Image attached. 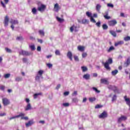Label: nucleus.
Here are the masks:
<instances>
[{
    "mask_svg": "<svg viewBox=\"0 0 130 130\" xmlns=\"http://www.w3.org/2000/svg\"><path fill=\"white\" fill-rule=\"evenodd\" d=\"M112 62H113L112 58H110L106 61L105 63L103 62V64L104 65V67L105 69H106V70H107L108 71H110L111 68L109 67V64H111Z\"/></svg>",
    "mask_w": 130,
    "mask_h": 130,
    "instance_id": "nucleus-1",
    "label": "nucleus"
},
{
    "mask_svg": "<svg viewBox=\"0 0 130 130\" xmlns=\"http://www.w3.org/2000/svg\"><path fill=\"white\" fill-rule=\"evenodd\" d=\"M43 73H44V71L43 70H40L38 72V73L35 78L36 81H39L40 78L43 79V77L42 76V75H43Z\"/></svg>",
    "mask_w": 130,
    "mask_h": 130,
    "instance_id": "nucleus-2",
    "label": "nucleus"
},
{
    "mask_svg": "<svg viewBox=\"0 0 130 130\" xmlns=\"http://www.w3.org/2000/svg\"><path fill=\"white\" fill-rule=\"evenodd\" d=\"M19 54H21V55L28 56V55H30L31 54V53H29L27 51H24V50H21L19 52Z\"/></svg>",
    "mask_w": 130,
    "mask_h": 130,
    "instance_id": "nucleus-3",
    "label": "nucleus"
},
{
    "mask_svg": "<svg viewBox=\"0 0 130 130\" xmlns=\"http://www.w3.org/2000/svg\"><path fill=\"white\" fill-rule=\"evenodd\" d=\"M2 101L4 106H7L10 104V100H8L7 98L3 99Z\"/></svg>",
    "mask_w": 130,
    "mask_h": 130,
    "instance_id": "nucleus-4",
    "label": "nucleus"
},
{
    "mask_svg": "<svg viewBox=\"0 0 130 130\" xmlns=\"http://www.w3.org/2000/svg\"><path fill=\"white\" fill-rule=\"evenodd\" d=\"M117 24V21L115 20H112L108 22L109 26H115Z\"/></svg>",
    "mask_w": 130,
    "mask_h": 130,
    "instance_id": "nucleus-5",
    "label": "nucleus"
},
{
    "mask_svg": "<svg viewBox=\"0 0 130 130\" xmlns=\"http://www.w3.org/2000/svg\"><path fill=\"white\" fill-rule=\"evenodd\" d=\"M107 116H108L107 112L104 111L102 114H101L99 116V118H106Z\"/></svg>",
    "mask_w": 130,
    "mask_h": 130,
    "instance_id": "nucleus-6",
    "label": "nucleus"
},
{
    "mask_svg": "<svg viewBox=\"0 0 130 130\" xmlns=\"http://www.w3.org/2000/svg\"><path fill=\"white\" fill-rule=\"evenodd\" d=\"M124 99L125 100V102H126V104L129 106V110H130V99L129 98H128L126 95L124 96Z\"/></svg>",
    "mask_w": 130,
    "mask_h": 130,
    "instance_id": "nucleus-7",
    "label": "nucleus"
},
{
    "mask_svg": "<svg viewBox=\"0 0 130 130\" xmlns=\"http://www.w3.org/2000/svg\"><path fill=\"white\" fill-rule=\"evenodd\" d=\"M101 83L104 84L105 85H109V81L106 78L101 79Z\"/></svg>",
    "mask_w": 130,
    "mask_h": 130,
    "instance_id": "nucleus-8",
    "label": "nucleus"
},
{
    "mask_svg": "<svg viewBox=\"0 0 130 130\" xmlns=\"http://www.w3.org/2000/svg\"><path fill=\"white\" fill-rule=\"evenodd\" d=\"M24 115H25V114L20 113L19 115L9 118V120H12V119H15V118H18L19 117H21V116H24Z\"/></svg>",
    "mask_w": 130,
    "mask_h": 130,
    "instance_id": "nucleus-9",
    "label": "nucleus"
},
{
    "mask_svg": "<svg viewBox=\"0 0 130 130\" xmlns=\"http://www.w3.org/2000/svg\"><path fill=\"white\" fill-rule=\"evenodd\" d=\"M4 26L7 27L9 25V16H6L4 22Z\"/></svg>",
    "mask_w": 130,
    "mask_h": 130,
    "instance_id": "nucleus-10",
    "label": "nucleus"
},
{
    "mask_svg": "<svg viewBox=\"0 0 130 130\" xmlns=\"http://www.w3.org/2000/svg\"><path fill=\"white\" fill-rule=\"evenodd\" d=\"M108 88L110 90H113L114 92H116V91H117V87L114 85H109Z\"/></svg>",
    "mask_w": 130,
    "mask_h": 130,
    "instance_id": "nucleus-11",
    "label": "nucleus"
},
{
    "mask_svg": "<svg viewBox=\"0 0 130 130\" xmlns=\"http://www.w3.org/2000/svg\"><path fill=\"white\" fill-rule=\"evenodd\" d=\"M34 124V121L33 120H30L28 121L27 123H25V126L26 127H29V126H31V125Z\"/></svg>",
    "mask_w": 130,
    "mask_h": 130,
    "instance_id": "nucleus-12",
    "label": "nucleus"
},
{
    "mask_svg": "<svg viewBox=\"0 0 130 130\" xmlns=\"http://www.w3.org/2000/svg\"><path fill=\"white\" fill-rule=\"evenodd\" d=\"M45 9H46V6H45V5H44L43 4H42L40 7H39L38 8V10L40 12H42V11H44V10H45Z\"/></svg>",
    "mask_w": 130,
    "mask_h": 130,
    "instance_id": "nucleus-13",
    "label": "nucleus"
},
{
    "mask_svg": "<svg viewBox=\"0 0 130 130\" xmlns=\"http://www.w3.org/2000/svg\"><path fill=\"white\" fill-rule=\"evenodd\" d=\"M126 119H127L126 116H121L118 119V122L120 123L122 120H126Z\"/></svg>",
    "mask_w": 130,
    "mask_h": 130,
    "instance_id": "nucleus-14",
    "label": "nucleus"
},
{
    "mask_svg": "<svg viewBox=\"0 0 130 130\" xmlns=\"http://www.w3.org/2000/svg\"><path fill=\"white\" fill-rule=\"evenodd\" d=\"M77 27L75 25H73L71 26L70 28V32H73L74 31H75V32H77L78 30L77 29Z\"/></svg>",
    "mask_w": 130,
    "mask_h": 130,
    "instance_id": "nucleus-15",
    "label": "nucleus"
},
{
    "mask_svg": "<svg viewBox=\"0 0 130 130\" xmlns=\"http://www.w3.org/2000/svg\"><path fill=\"white\" fill-rule=\"evenodd\" d=\"M60 9V8H59V5H58V4L56 3L54 5V10L55 12H58L59 11Z\"/></svg>",
    "mask_w": 130,
    "mask_h": 130,
    "instance_id": "nucleus-16",
    "label": "nucleus"
},
{
    "mask_svg": "<svg viewBox=\"0 0 130 130\" xmlns=\"http://www.w3.org/2000/svg\"><path fill=\"white\" fill-rule=\"evenodd\" d=\"M32 109V107L31 106V104L28 103L27 106L25 108V110L27 111L28 110H31Z\"/></svg>",
    "mask_w": 130,
    "mask_h": 130,
    "instance_id": "nucleus-17",
    "label": "nucleus"
},
{
    "mask_svg": "<svg viewBox=\"0 0 130 130\" xmlns=\"http://www.w3.org/2000/svg\"><path fill=\"white\" fill-rule=\"evenodd\" d=\"M108 15H109L108 11H106L105 12V15H104V18H105L106 20H109L111 18L110 16H108Z\"/></svg>",
    "mask_w": 130,
    "mask_h": 130,
    "instance_id": "nucleus-18",
    "label": "nucleus"
},
{
    "mask_svg": "<svg viewBox=\"0 0 130 130\" xmlns=\"http://www.w3.org/2000/svg\"><path fill=\"white\" fill-rule=\"evenodd\" d=\"M77 49L79 50V51H81V52H83L84 50H85V47L83 46H78L77 47Z\"/></svg>",
    "mask_w": 130,
    "mask_h": 130,
    "instance_id": "nucleus-19",
    "label": "nucleus"
},
{
    "mask_svg": "<svg viewBox=\"0 0 130 130\" xmlns=\"http://www.w3.org/2000/svg\"><path fill=\"white\" fill-rule=\"evenodd\" d=\"M67 56L68 57L69 59H70V60H73V53H72V52L69 51L67 53Z\"/></svg>",
    "mask_w": 130,
    "mask_h": 130,
    "instance_id": "nucleus-20",
    "label": "nucleus"
},
{
    "mask_svg": "<svg viewBox=\"0 0 130 130\" xmlns=\"http://www.w3.org/2000/svg\"><path fill=\"white\" fill-rule=\"evenodd\" d=\"M124 42L123 41H120L115 43V46H118V45H122Z\"/></svg>",
    "mask_w": 130,
    "mask_h": 130,
    "instance_id": "nucleus-21",
    "label": "nucleus"
},
{
    "mask_svg": "<svg viewBox=\"0 0 130 130\" xmlns=\"http://www.w3.org/2000/svg\"><path fill=\"white\" fill-rule=\"evenodd\" d=\"M90 75L89 74H86L83 75V79H85V80H89L90 79Z\"/></svg>",
    "mask_w": 130,
    "mask_h": 130,
    "instance_id": "nucleus-22",
    "label": "nucleus"
},
{
    "mask_svg": "<svg viewBox=\"0 0 130 130\" xmlns=\"http://www.w3.org/2000/svg\"><path fill=\"white\" fill-rule=\"evenodd\" d=\"M10 23L11 24H12V25H16L17 24H18V22L17 21V20H13L12 19L11 21H10Z\"/></svg>",
    "mask_w": 130,
    "mask_h": 130,
    "instance_id": "nucleus-23",
    "label": "nucleus"
},
{
    "mask_svg": "<svg viewBox=\"0 0 130 130\" xmlns=\"http://www.w3.org/2000/svg\"><path fill=\"white\" fill-rule=\"evenodd\" d=\"M31 13L33 15H36V14H37V9L36 8H33L31 9Z\"/></svg>",
    "mask_w": 130,
    "mask_h": 130,
    "instance_id": "nucleus-24",
    "label": "nucleus"
},
{
    "mask_svg": "<svg viewBox=\"0 0 130 130\" xmlns=\"http://www.w3.org/2000/svg\"><path fill=\"white\" fill-rule=\"evenodd\" d=\"M118 73V70H115L114 71H112L111 74L112 76H116V74Z\"/></svg>",
    "mask_w": 130,
    "mask_h": 130,
    "instance_id": "nucleus-25",
    "label": "nucleus"
},
{
    "mask_svg": "<svg viewBox=\"0 0 130 130\" xmlns=\"http://www.w3.org/2000/svg\"><path fill=\"white\" fill-rule=\"evenodd\" d=\"M100 9H101V5H100V4H97L96 6V10L97 12H100Z\"/></svg>",
    "mask_w": 130,
    "mask_h": 130,
    "instance_id": "nucleus-26",
    "label": "nucleus"
},
{
    "mask_svg": "<svg viewBox=\"0 0 130 130\" xmlns=\"http://www.w3.org/2000/svg\"><path fill=\"white\" fill-rule=\"evenodd\" d=\"M130 64V57H129L127 59L126 62L124 63L125 67H127L128 64Z\"/></svg>",
    "mask_w": 130,
    "mask_h": 130,
    "instance_id": "nucleus-27",
    "label": "nucleus"
},
{
    "mask_svg": "<svg viewBox=\"0 0 130 130\" xmlns=\"http://www.w3.org/2000/svg\"><path fill=\"white\" fill-rule=\"evenodd\" d=\"M89 102H94V101H96V98L93 97V98H89Z\"/></svg>",
    "mask_w": 130,
    "mask_h": 130,
    "instance_id": "nucleus-28",
    "label": "nucleus"
},
{
    "mask_svg": "<svg viewBox=\"0 0 130 130\" xmlns=\"http://www.w3.org/2000/svg\"><path fill=\"white\" fill-rule=\"evenodd\" d=\"M23 80V78L21 77H18L15 78V81L16 82H21Z\"/></svg>",
    "mask_w": 130,
    "mask_h": 130,
    "instance_id": "nucleus-29",
    "label": "nucleus"
},
{
    "mask_svg": "<svg viewBox=\"0 0 130 130\" xmlns=\"http://www.w3.org/2000/svg\"><path fill=\"white\" fill-rule=\"evenodd\" d=\"M29 48H30V49L32 51H34V50H35V49H36V48L35 47V45H29Z\"/></svg>",
    "mask_w": 130,
    "mask_h": 130,
    "instance_id": "nucleus-30",
    "label": "nucleus"
},
{
    "mask_svg": "<svg viewBox=\"0 0 130 130\" xmlns=\"http://www.w3.org/2000/svg\"><path fill=\"white\" fill-rule=\"evenodd\" d=\"M56 20H57L58 22H60V23H61L64 21V19H61L58 17H56Z\"/></svg>",
    "mask_w": 130,
    "mask_h": 130,
    "instance_id": "nucleus-31",
    "label": "nucleus"
},
{
    "mask_svg": "<svg viewBox=\"0 0 130 130\" xmlns=\"http://www.w3.org/2000/svg\"><path fill=\"white\" fill-rule=\"evenodd\" d=\"M81 70L83 73H85V72H87L88 71V68H87L86 67H82Z\"/></svg>",
    "mask_w": 130,
    "mask_h": 130,
    "instance_id": "nucleus-32",
    "label": "nucleus"
},
{
    "mask_svg": "<svg viewBox=\"0 0 130 130\" xmlns=\"http://www.w3.org/2000/svg\"><path fill=\"white\" fill-rule=\"evenodd\" d=\"M102 27L104 30H107V29H108V26H107L106 24H104Z\"/></svg>",
    "mask_w": 130,
    "mask_h": 130,
    "instance_id": "nucleus-33",
    "label": "nucleus"
},
{
    "mask_svg": "<svg viewBox=\"0 0 130 130\" xmlns=\"http://www.w3.org/2000/svg\"><path fill=\"white\" fill-rule=\"evenodd\" d=\"M72 102H74V103H78V102H79V100L77 98H73L72 99Z\"/></svg>",
    "mask_w": 130,
    "mask_h": 130,
    "instance_id": "nucleus-34",
    "label": "nucleus"
},
{
    "mask_svg": "<svg viewBox=\"0 0 130 130\" xmlns=\"http://www.w3.org/2000/svg\"><path fill=\"white\" fill-rule=\"evenodd\" d=\"M112 50H114V47L111 46L109 49L107 50L108 52H110V51H112Z\"/></svg>",
    "mask_w": 130,
    "mask_h": 130,
    "instance_id": "nucleus-35",
    "label": "nucleus"
},
{
    "mask_svg": "<svg viewBox=\"0 0 130 130\" xmlns=\"http://www.w3.org/2000/svg\"><path fill=\"white\" fill-rule=\"evenodd\" d=\"M10 77H11L10 74H7L4 75V78L5 79H9V78H10Z\"/></svg>",
    "mask_w": 130,
    "mask_h": 130,
    "instance_id": "nucleus-36",
    "label": "nucleus"
},
{
    "mask_svg": "<svg viewBox=\"0 0 130 130\" xmlns=\"http://www.w3.org/2000/svg\"><path fill=\"white\" fill-rule=\"evenodd\" d=\"M124 41H130V37L127 36L124 38Z\"/></svg>",
    "mask_w": 130,
    "mask_h": 130,
    "instance_id": "nucleus-37",
    "label": "nucleus"
},
{
    "mask_svg": "<svg viewBox=\"0 0 130 130\" xmlns=\"http://www.w3.org/2000/svg\"><path fill=\"white\" fill-rule=\"evenodd\" d=\"M41 93H35L34 95V99H36V98H37V97H38V96H39V95H41Z\"/></svg>",
    "mask_w": 130,
    "mask_h": 130,
    "instance_id": "nucleus-38",
    "label": "nucleus"
},
{
    "mask_svg": "<svg viewBox=\"0 0 130 130\" xmlns=\"http://www.w3.org/2000/svg\"><path fill=\"white\" fill-rule=\"evenodd\" d=\"M81 22L82 24H87L88 21L87 19H82Z\"/></svg>",
    "mask_w": 130,
    "mask_h": 130,
    "instance_id": "nucleus-39",
    "label": "nucleus"
},
{
    "mask_svg": "<svg viewBox=\"0 0 130 130\" xmlns=\"http://www.w3.org/2000/svg\"><path fill=\"white\" fill-rule=\"evenodd\" d=\"M86 16H87V17H89V18H91V17H92V14L89 12H87L86 13Z\"/></svg>",
    "mask_w": 130,
    "mask_h": 130,
    "instance_id": "nucleus-40",
    "label": "nucleus"
},
{
    "mask_svg": "<svg viewBox=\"0 0 130 130\" xmlns=\"http://www.w3.org/2000/svg\"><path fill=\"white\" fill-rule=\"evenodd\" d=\"M62 105L64 107H69V106H70V104L69 103H63Z\"/></svg>",
    "mask_w": 130,
    "mask_h": 130,
    "instance_id": "nucleus-41",
    "label": "nucleus"
},
{
    "mask_svg": "<svg viewBox=\"0 0 130 130\" xmlns=\"http://www.w3.org/2000/svg\"><path fill=\"white\" fill-rule=\"evenodd\" d=\"M92 89L93 90V91H95L96 93H100V90H98V89H97L96 87H92Z\"/></svg>",
    "mask_w": 130,
    "mask_h": 130,
    "instance_id": "nucleus-42",
    "label": "nucleus"
},
{
    "mask_svg": "<svg viewBox=\"0 0 130 130\" xmlns=\"http://www.w3.org/2000/svg\"><path fill=\"white\" fill-rule=\"evenodd\" d=\"M5 50H6V51H7V52H8L9 53H11V52H12V50H11V49L8 48H6Z\"/></svg>",
    "mask_w": 130,
    "mask_h": 130,
    "instance_id": "nucleus-43",
    "label": "nucleus"
},
{
    "mask_svg": "<svg viewBox=\"0 0 130 130\" xmlns=\"http://www.w3.org/2000/svg\"><path fill=\"white\" fill-rule=\"evenodd\" d=\"M55 53L56 55H60V52L58 50H56Z\"/></svg>",
    "mask_w": 130,
    "mask_h": 130,
    "instance_id": "nucleus-44",
    "label": "nucleus"
},
{
    "mask_svg": "<svg viewBox=\"0 0 130 130\" xmlns=\"http://www.w3.org/2000/svg\"><path fill=\"white\" fill-rule=\"evenodd\" d=\"M107 7L109 8H113L114 6L112 4L109 3L107 4Z\"/></svg>",
    "mask_w": 130,
    "mask_h": 130,
    "instance_id": "nucleus-45",
    "label": "nucleus"
},
{
    "mask_svg": "<svg viewBox=\"0 0 130 130\" xmlns=\"http://www.w3.org/2000/svg\"><path fill=\"white\" fill-rule=\"evenodd\" d=\"M90 21H91L92 23H96V20H94V19L93 18V16L90 17Z\"/></svg>",
    "mask_w": 130,
    "mask_h": 130,
    "instance_id": "nucleus-46",
    "label": "nucleus"
},
{
    "mask_svg": "<svg viewBox=\"0 0 130 130\" xmlns=\"http://www.w3.org/2000/svg\"><path fill=\"white\" fill-rule=\"evenodd\" d=\"M17 40H19L20 41H21V40H23V38L22 37H17L16 38Z\"/></svg>",
    "mask_w": 130,
    "mask_h": 130,
    "instance_id": "nucleus-47",
    "label": "nucleus"
},
{
    "mask_svg": "<svg viewBox=\"0 0 130 130\" xmlns=\"http://www.w3.org/2000/svg\"><path fill=\"white\" fill-rule=\"evenodd\" d=\"M102 107V106L100 105H96L95 107V108L96 109H98L99 108H101Z\"/></svg>",
    "mask_w": 130,
    "mask_h": 130,
    "instance_id": "nucleus-48",
    "label": "nucleus"
},
{
    "mask_svg": "<svg viewBox=\"0 0 130 130\" xmlns=\"http://www.w3.org/2000/svg\"><path fill=\"white\" fill-rule=\"evenodd\" d=\"M101 25V22L100 21H99L96 23V25L97 26V27H100Z\"/></svg>",
    "mask_w": 130,
    "mask_h": 130,
    "instance_id": "nucleus-49",
    "label": "nucleus"
},
{
    "mask_svg": "<svg viewBox=\"0 0 130 130\" xmlns=\"http://www.w3.org/2000/svg\"><path fill=\"white\" fill-rule=\"evenodd\" d=\"M5 86L4 85H1L0 86V90H2V91H5Z\"/></svg>",
    "mask_w": 130,
    "mask_h": 130,
    "instance_id": "nucleus-50",
    "label": "nucleus"
},
{
    "mask_svg": "<svg viewBox=\"0 0 130 130\" xmlns=\"http://www.w3.org/2000/svg\"><path fill=\"white\" fill-rule=\"evenodd\" d=\"M116 100V95H114V96L112 98V101H115Z\"/></svg>",
    "mask_w": 130,
    "mask_h": 130,
    "instance_id": "nucleus-51",
    "label": "nucleus"
},
{
    "mask_svg": "<svg viewBox=\"0 0 130 130\" xmlns=\"http://www.w3.org/2000/svg\"><path fill=\"white\" fill-rule=\"evenodd\" d=\"M1 4L3 8H6V5L2 1H1Z\"/></svg>",
    "mask_w": 130,
    "mask_h": 130,
    "instance_id": "nucleus-52",
    "label": "nucleus"
},
{
    "mask_svg": "<svg viewBox=\"0 0 130 130\" xmlns=\"http://www.w3.org/2000/svg\"><path fill=\"white\" fill-rule=\"evenodd\" d=\"M74 59L76 61H79V57L77 56H74Z\"/></svg>",
    "mask_w": 130,
    "mask_h": 130,
    "instance_id": "nucleus-53",
    "label": "nucleus"
},
{
    "mask_svg": "<svg viewBox=\"0 0 130 130\" xmlns=\"http://www.w3.org/2000/svg\"><path fill=\"white\" fill-rule=\"evenodd\" d=\"M47 67H48L49 69L52 68V64L51 63H48L47 64Z\"/></svg>",
    "mask_w": 130,
    "mask_h": 130,
    "instance_id": "nucleus-54",
    "label": "nucleus"
},
{
    "mask_svg": "<svg viewBox=\"0 0 130 130\" xmlns=\"http://www.w3.org/2000/svg\"><path fill=\"white\" fill-rule=\"evenodd\" d=\"M69 94H70V92L69 91H66L63 93L64 96H68Z\"/></svg>",
    "mask_w": 130,
    "mask_h": 130,
    "instance_id": "nucleus-55",
    "label": "nucleus"
},
{
    "mask_svg": "<svg viewBox=\"0 0 130 130\" xmlns=\"http://www.w3.org/2000/svg\"><path fill=\"white\" fill-rule=\"evenodd\" d=\"M6 115H7V114L6 113H0L1 117L6 116Z\"/></svg>",
    "mask_w": 130,
    "mask_h": 130,
    "instance_id": "nucleus-56",
    "label": "nucleus"
},
{
    "mask_svg": "<svg viewBox=\"0 0 130 130\" xmlns=\"http://www.w3.org/2000/svg\"><path fill=\"white\" fill-rule=\"evenodd\" d=\"M60 86H61L60 84L57 85V86L55 88L56 90H58V89H59V88H60Z\"/></svg>",
    "mask_w": 130,
    "mask_h": 130,
    "instance_id": "nucleus-57",
    "label": "nucleus"
},
{
    "mask_svg": "<svg viewBox=\"0 0 130 130\" xmlns=\"http://www.w3.org/2000/svg\"><path fill=\"white\" fill-rule=\"evenodd\" d=\"M76 95H78V92H77V91H75L72 94V96H76Z\"/></svg>",
    "mask_w": 130,
    "mask_h": 130,
    "instance_id": "nucleus-58",
    "label": "nucleus"
},
{
    "mask_svg": "<svg viewBox=\"0 0 130 130\" xmlns=\"http://www.w3.org/2000/svg\"><path fill=\"white\" fill-rule=\"evenodd\" d=\"M87 56V53H82V57L85 58Z\"/></svg>",
    "mask_w": 130,
    "mask_h": 130,
    "instance_id": "nucleus-59",
    "label": "nucleus"
},
{
    "mask_svg": "<svg viewBox=\"0 0 130 130\" xmlns=\"http://www.w3.org/2000/svg\"><path fill=\"white\" fill-rule=\"evenodd\" d=\"M21 119H25V120H28V117H22Z\"/></svg>",
    "mask_w": 130,
    "mask_h": 130,
    "instance_id": "nucleus-60",
    "label": "nucleus"
},
{
    "mask_svg": "<svg viewBox=\"0 0 130 130\" xmlns=\"http://www.w3.org/2000/svg\"><path fill=\"white\" fill-rule=\"evenodd\" d=\"M37 50L38 51H41V47L40 46H38L37 48Z\"/></svg>",
    "mask_w": 130,
    "mask_h": 130,
    "instance_id": "nucleus-61",
    "label": "nucleus"
},
{
    "mask_svg": "<svg viewBox=\"0 0 130 130\" xmlns=\"http://www.w3.org/2000/svg\"><path fill=\"white\" fill-rule=\"evenodd\" d=\"M38 42L42 44L43 43V41L41 39H38Z\"/></svg>",
    "mask_w": 130,
    "mask_h": 130,
    "instance_id": "nucleus-62",
    "label": "nucleus"
},
{
    "mask_svg": "<svg viewBox=\"0 0 130 130\" xmlns=\"http://www.w3.org/2000/svg\"><path fill=\"white\" fill-rule=\"evenodd\" d=\"M22 61H23V62H27V58H23L22 59Z\"/></svg>",
    "mask_w": 130,
    "mask_h": 130,
    "instance_id": "nucleus-63",
    "label": "nucleus"
},
{
    "mask_svg": "<svg viewBox=\"0 0 130 130\" xmlns=\"http://www.w3.org/2000/svg\"><path fill=\"white\" fill-rule=\"evenodd\" d=\"M111 34L113 37H116V33H111Z\"/></svg>",
    "mask_w": 130,
    "mask_h": 130,
    "instance_id": "nucleus-64",
    "label": "nucleus"
}]
</instances>
